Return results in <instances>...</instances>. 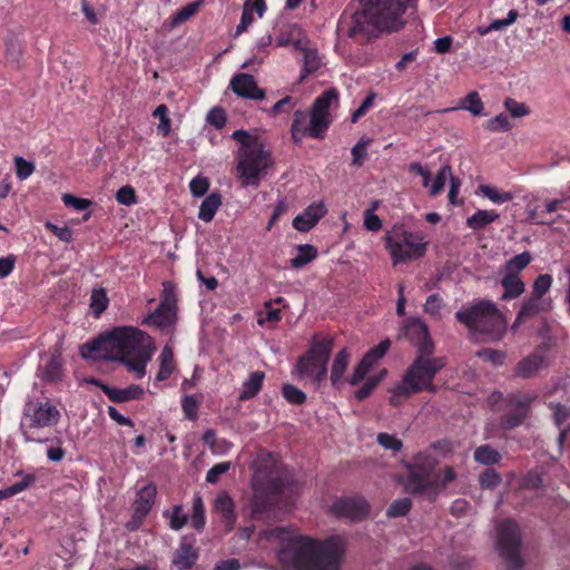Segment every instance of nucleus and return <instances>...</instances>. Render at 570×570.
Masks as SVG:
<instances>
[{"instance_id": "nucleus-1", "label": "nucleus", "mask_w": 570, "mask_h": 570, "mask_svg": "<svg viewBox=\"0 0 570 570\" xmlns=\"http://www.w3.org/2000/svg\"><path fill=\"white\" fill-rule=\"evenodd\" d=\"M259 541L279 544L277 558L284 570H340L345 553L342 537L316 541L307 537H292L286 528L263 530Z\"/></svg>"}, {"instance_id": "nucleus-2", "label": "nucleus", "mask_w": 570, "mask_h": 570, "mask_svg": "<svg viewBox=\"0 0 570 570\" xmlns=\"http://www.w3.org/2000/svg\"><path fill=\"white\" fill-rule=\"evenodd\" d=\"M411 1L358 0L360 7L341 18L338 32L362 42L382 31H396L404 24L402 16Z\"/></svg>"}, {"instance_id": "nucleus-3", "label": "nucleus", "mask_w": 570, "mask_h": 570, "mask_svg": "<svg viewBox=\"0 0 570 570\" xmlns=\"http://www.w3.org/2000/svg\"><path fill=\"white\" fill-rule=\"evenodd\" d=\"M439 448L450 451L448 442L439 441L413 458V462L407 465L409 474L404 482L405 492L433 502L456 479V472L450 465L434 472L435 466L439 464V459L434 452Z\"/></svg>"}, {"instance_id": "nucleus-4", "label": "nucleus", "mask_w": 570, "mask_h": 570, "mask_svg": "<svg viewBox=\"0 0 570 570\" xmlns=\"http://www.w3.org/2000/svg\"><path fill=\"white\" fill-rule=\"evenodd\" d=\"M151 337L132 326L116 327L110 333L81 346L83 358L126 361L132 354L153 345Z\"/></svg>"}, {"instance_id": "nucleus-5", "label": "nucleus", "mask_w": 570, "mask_h": 570, "mask_svg": "<svg viewBox=\"0 0 570 570\" xmlns=\"http://www.w3.org/2000/svg\"><path fill=\"white\" fill-rule=\"evenodd\" d=\"M232 138L240 144L236 167L238 178L244 186L258 187L271 165L269 154L264 149L258 138L246 130L234 131Z\"/></svg>"}, {"instance_id": "nucleus-6", "label": "nucleus", "mask_w": 570, "mask_h": 570, "mask_svg": "<svg viewBox=\"0 0 570 570\" xmlns=\"http://www.w3.org/2000/svg\"><path fill=\"white\" fill-rule=\"evenodd\" d=\"M434 345L425 344L416 351V357L397 383L402 394H414L423 390L434 391L433 379L445 366L442 357H434Z\"/></svg>"}, {"instance_id": "nucleus-7", "label": "nucleus", "mask_w": 570, "mask_h": 570, "mask_svg": "<svg viewBox=\"0 0 570 570\" xmlns=\"http://www.w3.org/2000/svg\"><path fill=\"white\" fill-rule=\"evenodd\" d=\"M456 320L471 331L487 335L491 341H500L507 322L497 305L491 301H480L456 312Z\"/></svg>"}, {"instance_id": "nucleus-8", "label": "nucleus", "mask_w": 570, "mask_h": 570, "mask_svg": "<svg viewBox=\"0 0 570 570\" xmlns=\"http://www.w3.org/2000/svg\"><path fill=\"white\" fill-rule=\"evenodd\" d=\"M336 100L337 91L335 89H330L317 97L311 109L309 122H307L305 111L296 110L291 127L293 139L301 141L305 136L320 138L331 122L328 110L333 101Z\"/></svg>"}, {"instance_id": "nucleus-9", "label": "nucleus", "mask_w": 570, "mask_h": 570, "mask_svg": "<svg viewBox=\"0 0 570 570\" xmlns=\"http://www.w3.org/2000/svg\"><path fill=\"white\" fill-rule=\"evenodd\" d=\"M385 240L394 265L422 257L426 248L421 235L403 226H394L386 233Z\"/></svg>"}, {"instance_id": "nucleus-10", "label": "nucleus", "mask_w": 570, "mask_h": 570, "mask_svg": "<svg viewBox=\"0 0 570 570\" xmlns=\"http://www.w3.org/2000/svg\"><path fill=\"white\" fill-rule=\"evenodd\" d=\"M334 346V338L327 337L323 341L314 337L308 352L301 356L297 370L301 376L309 377L315 384L326 379L327 363Z\"/></svg>"}, {"instance_id": "nucleus-11", "label": "nucleus", "mask_w": 570, "mask_h": 570, "mask_svg": "<svg viewBox=\"0 0 570 570\" xmlns=\"http://www.w3.org/2000/svg\"><path fill=\"white\" fill-rule=\"evenodd\" d=\"M520 546L521 535L518 524L510 519L501 521L497 525V547L510 570L523 568V560L519 553Z\"/></svg>"}, {"instance_id": "nucleus-12", "label": "nucleus", "mask_w": 570, "mask_h": 570, "mask_svg": "<svg viewBox=\"0 0 570 570\" xmlns=\"http://www.w3.org/2000/svg\"><path fill=\"white\" fill-rule=\"evenodd\" d=\"M59 411L49 402H28L23 409L20 428L27 442L37 441L33 430L53 425L58 422Z\"/></svg>"}, {"instance_id": "nucleus-13", "label": "nucleus", "mask_w": 570, "mask_h": 570, "mask_svg": "<svg viewBox=\"0 0 570 570\" xmlns=\"http://www.w3.org/2000/svg\"><path fill=\"white\" fill-rule=\"evenodd\" d=\"M537 400L534 393L515 392L504 399L501 428L511 430L519 426L528 416L532 403Z\"/></svg>"}, {"instance_id": "nucleus-14", "label": "nucleus", "mask_w": 570, "mask_h": 570, "mask_svg": "<svg viewBox=\"0 0 570 570\" xmlns=\"http://www.w3.org/2000/svg\"><path fill=\"white\" fill-rule=\"evenodd\" d=\"M287 484V481L278 476L272 478L265 484H256L252 517L256 520L268 519V515L265 517V514L271 512L273 507V502L268 497L284 492Z\"/></svg>"}, {"instance_id": "nucleus-15", "label": "nucleus", "mask_w": 570, "mask_h": 570, "mask_svg": "<svg viewBox=\"0 0 570 570\" xmlns=\"http://www.w3.org/2000/svg\"><path fill=\"white\" fill-rule=\"evenodd\" d=\"M156 494L157 488L154 483H149L139 490L134 503L132 518L126 524L128 530L134 531L140 527L142 520L146 518V515L153 508Z\"/></svg>"}, {"instance_id": "nucleus-16", "label": "nucleus", "mask_w": 570, "mask_h": 570, "mask_svg": "<svg viewBox=\"0 0 570 570\" xmlns=\"http://www.w3.org/2000/svg\"><path fill=\"white\" fill-rule=\"evenodd\" d=\"M331 510L338 518L357 521L368 513V504L362 499H340L333 503Z\"/></svg>"}, {"instance_id": "nucleus-17", "label": "nucleus", "mask_w": 570, "mask_h": 570, "mask_svg": "<svg viewBox=\"0 0 570 570\" xmlns=\"http://www.w3.org/2000/svg\"><path fill=\"white\" fill-rule=\"evenodd\" d=\"M232 90L239 97L261 100L264 99L265 92L257 87L252 75L238 73L230 80Z\"/></svg>"}, {"instance_id": "nucleus-18", "label": "nucleus", "mask_w": 570, "mask_h": 570, "mask_svg": "<svg viewBox=\"0 0 570 570\" xmlns=\"http://www.w3.org/2000/svg\"><path fill=\"white\" fill-rule=\"evenodd\" d=\"M547 358L538 353L523 357L514 368V375L521 379H530L547 367Z\"/></svg>"}, {"instance_id": "nucleus-19", "label": "nucleus", "mask_w": 570, "mask_h": 570, "mask_svg": "<svg viewBox=\"0 0 570 570\" xmlns=\"http://www.w3.org/2000/svg\"><path fill=\"white\" fill-rule=\"evenodd\" d=\"M404 335L416 345L419 351L425 344H433L429 335L428 326L420 318H411L404 325Z\"/></svg>"}, {"instance_id": "nucleus-20", "label": "nucleus", "mask_w": 570, "mask_h": 570, "mask_svg": "<svg viewBox=\"0 0 570 570\" xmlns=\"http://www.w3.org/2000/svg\"><path fill=\"white\" fill-rule=\"evenodd\" d=\"M326 210L322 204H314L307 207L293 220V227L299 232L311 230L316 223L325 215Z\"/></svg>"}, {"instance_id": "nucleus-21", "label": "nucleus", "mask_w": 570, "mask_h": 570, "mask_svg": "<svg viewBox=\"0 0 570 570\" xmlns=\"http://www.w3.org/2000/svg\"><path fill=\"white\" fill-rule=\"evenodd\" d=\"M539 336L541 338L539 350L541 351H550L554 347H558L559 344L566 341L568 337L563 328L558 326L552 327L546 321L542 323V326L539 330Z\"/></svg>"}, {"instance_id": "nucleus-22", "label": "nucleus", "mask_w": 570, "mask_h": 570, "mask_svg": "<svg viewBox=\"0 0 570 570\" xmlns=\"http://www.w3.org/2000/svg\"><path fill=\"white\" fill-rule=\"evenodd\" d=\"M40 377L49 383L59 382L63 376L61 354L56 351L40 370Z\"/></svg>"}, {"instance_id": "nucleus-23", "label": "nucleus", "mask_w": 570, "mask_h": 570, "mask_svg": "<svg viewBox=\"0 0 570 570\" xmlns=\"http://www.w3.org/2000/svg\"><path fill=\"white\" fill-rule=\"evenodd\" d=\"M198 558L197 551L188 543L181 542L173 557V564L178 570L191 568Z\"/></svg>"}, {"instance_id": "nucleus-24", "label": "nucleus", "mask_w": 570, "mask_h": 570, "mask_svg": "<svg viewBox=\"0 0 570 570\" xmlns=\"http://www.w3.org/2000/svg\"><path fill=\"white\" fill-rule=\"evenodd\" d=\"M102 391L112 402H127L131 400H139L144 394V390L139 385H130L125 389H114L104 385Z\"/></svg>"}, {"instance_id": "nucleus-25", "label": "nucleus", "mask_w": 570, "mask_h": 570, "mask_svg": "<svg viewBox=\"0 0 570 570\" xmlns=\"http://www.w3.org/2000/svg\"><path fill=\"white\" fill-rule=\"evenodd\" d=\"M155 348V344H153L132 354V356L128 357L126 361L120 362L126 364L129 371L135 372L138 377H142L145 375L146 364L151 358Z\"/></svg>"}, {"instance_id": "nucleus-26", "label": "nucleus", "mask_w": 570, "mask_h": 570, "mask_svg": "<svg viewBox=\"0 0 570 570\" xmlns=\"http://www.w3.org/2000/svg\"><path fill=\"white\" fill-rule=\"evenodd\" d=\"M175 320L176 313L174 308H167L159 305L155 312L144 318L142 324L153 325L158 328H166L170 326Z\"/></svg>"}, {"instance_id": "nucleus-27", "label": "nucleus", "mask_w": 570, "mask_h": 570, "mask_svg": "<svg viewBox=\"0 0 570 570\" xmlns=\"http://www.w3.org/2000/svg\"><path fill=\"white\" fill-rule=\"evenodd\" d=\"M294 48L303 56L304 75H302V78H304L307 73L314 72L318 69L321 62L316 49L302 43V41H295Z\"/></svg>"}, {"instance_id": "nucleus-28", "label": "nucleus", "mask_w": 570, "mask_h": 570, "mask_svg": "<svg viewBox=\"0 0 570 570\" xmlns=\"http://www.w3.org/2000/svg\"><path fill=\"white\" fill-rule=\"evenodd\" d=\"M215 510L220 514L227 528L230 529L235 523L236 515L234 512V501L227 493L223 492L217 495Z\"/></svg>"}, {"instance_id": "nucleus-29", "label": "nucleus", "mask_w": 570, "mask_h": 570, "mask_svg": "<svg viewBox=\"0 0 570 570\" xmlns=\"http://www.w3.org/2000/svg\"><path fill=\"white\" fill-rule=\"evenodd\" d=\"M501 285L504 288L502 299H513L523 294L525 286L524 283L515 275L503 274Z\"/></svg>"}, {"instance_id": "nucleus-30", "label": "nucleus", "mask_w": 570, "mask_h": 570, "mask_svg": "<svg viewBox=\"0 0 570 570\" xmlns=\"http://www.w3.org/2000/svg\"><path fill=\"white\" fill-rule=\"evenodd\" d=\"M541 309V299L530 295L527 299L523 301L521 308L517 315V318L511 327L512 331H515L517 326L522 323L524 320L530 318L537 315Z\"/></svg>"}, {"instance_id": "nucleus-31", "label": "nucleus", "mask_w": 570, "mask_h": 570, "mask_svg": "<svg viewBox=\"0 0 570 570\" xmlns=\"http://www.w3.org/2000/svg\"><path fill=\"white\" fill-rule=\"evenodd\" d=\"M220 205L222 196L218 193H212L203 200L199 208L198 217L203 222H212Z\"/></svg>"}, {"instance_id": "nucleus-32", "label": "nucleus", "mask_w": 570, "mask_h": 570, "mask_svg": "<svg viewBox=\"0 0 570 570\" xmlns=\"http://www.w3.org/2000/svg\"><path fill=\"white\" fill-rule=\"evenodd\" d=\"M499 218V214L494 210L479 209L472 216L468 217L466 225L473 230L482 229Z\"/></svg>"}, {"instance_id": "nucleus-33", "label": "nucleus", "mask_w": 570, "mask_h": 570, "mask_svg": "<svg viewBox=\"0 0 570 570\" xmlns=\"http://www.w3.org/2000/svg\"><path fill=\"white\" fill-rule=\"evenodd\" d=\"M265 374L262 371L253 372L248 380L243 383L240 400H248L254 397L262 389Z\"/></svg>"}, {"instance_id": "nucleus-34", "label": "nucleus", "mask_w": 570, "mask_h": 570, "mask_svg": "<svg viewBox=\"0 0 570 570\" xmlns=\"http://www.w3.org/2000/svg\"><path fill=\"white\" fill-rule=\"evenodd\" d=\"M348 361L350 353L346 348H343L335 355L331 368V381L334 386H337L341 383L343 373L347 367Z\"/></svg>"}, {"instance_id": "nucleus-35", "label": "nucleus", "mask_w": 570, "mask_h": 570, "mask_svg": "<svg viewBox=\"0 0 570 570\" xmlns=\"http://www.w3.org/2000/svg\"><path fill=\"white\" fill-rule=\"evenodd\" d=\"M532 261V256L529 252H523L513 256L502 267V273L507 275H515L523 271Z\"/></svg>"}, {"instance_id": "nucleus-36", "label": "nucleus", "mask_w": 570, "mask_h": 570, "mask_svg": "<svg viewBox=\"0 0 570 570\" xmlns=\"http://www.w3.org/2000/svg\"><path fill=\"white\" fill-rule=\"evenodd\" d=\"M159 371L157 374L158 381H165L167 380L170 374L174 372L175 364H174V353L171 347L165 346L159 355Z\"/></svg>"}, {"instance_id": "nucleus-37", "label": "nucleus", "mask_w": 570, "mask_h": 570, "mask_svg": "<svg viewBox=\"0 0 570 570\" xmlns=\"http://www.w3.org/2000/svg\"><path fill=\"white\" fill-rule=\"evenodd\" d=\"M298 254L293 257L289 262L293 268H302L306 264L311 263L317 256V250L313 245H299L297 247Z\"/></svg>"}, {"instance_id": "nucleus-38", "label": "nucleus", "mask_w": 570, "mask_h": 570, "mask_svg": "<svg viewBox=\"0 0 570 570\" xmlns=\"http://www.w3.org/2000/svg\"><path fill=\"white\" fill-rule=\"evenodd\" d=\"M473 458L481 464L491 465L498 463L501 455L497 450L485 444L475 449Z\"/></svg>"}, {"instance_id": "nucleus-39", "label": "nucleus", "mask_w": 570, "mask_h": 570, "mask_svg": "<svg viewBox=\"0 0 570 570\" xmlns=\"http://www.w3.org/2000/svg\"><path fill=\"white\" fill-rule=\"evenodd\" d=\"M164 515L169 520V527L178 531L187 523L188 515L184 512L181 505H175L171 511H166Z\"/></svg>"}, {"instance_id": "nucleus-40", "label": "nucleus", "mask_w": 570, "mask_h": 570, "mask_svg": "<svg viewBox=\"0 0 570 570\" xmlns=\"http://www.w3.org/2000/svg\"><path fill=\"white\" fill-rule=\"evenodd\" d=\"M203 400V395H185L181 400V409L185 416L191 421L198 416V407Z\"/></svg>"}, {"instance_id": "nucleus-41", "label": "nucleus", "mask_w": 570, "mask_h": 570, "mask_svg": "<svg viewBox=\"0 0 570 570\" xmlns=\"http://www.w3.org/2000/svg\"><path fill=\"white\" fill-rule=\"evenodd\" d=\"M460 107L470 111L473 116H480L483 111V102L476 91H472L463 98Z\"/></svg>"}, {"instance_id": "nucleus-42", "label": "nucleus", "mask_w": 570, "mask_h": 570, "mask_svg": "<svg viewBox=\"0 0 570 570\" xmlns=\"http://www.w3.org/2000/svg\"><path fill=\"white\" fill-rule=\"evenodd\" d=\"M549 409L551 410L553 421L558 426L570 421V404L567 405L551 402L549 403Z\"/></svg>"}, {"instance_id": "nucleus-43", "label": "nucleus", "mask_w": 570, "mask_h": 570, "mask_svg": "<svg viewBox=\"0 0 570 570\" xmlns=\"http://www.w3.org/2000/svg\"><path fill=\"white\" fill-rule=\"evenodd\" d=\"M374 362L365 354L364 357L361 360V362L355 367L351 379L350 383L352 385H357L368 373L371 367L373 366Z\"/></svg>"}, {"instance_id": "nucleus-44", "label": "nucleus", "mask_w": 570, "mask_h": 570, "mask_svg": "<svg viewBox=\"0 0 570 570\" xmlns=\"http://www.w3.org/2000/svg\"><path fill=\"white\" fill-rule=\"evenodd\" d=\"M479 189L483 196H485L493 203L501 204L510 202L512 199V195L510 193H501L495 187L490 185H481Z\"/></svg>"}, {"instance_id": "nucleus-45", "label": "nucleus", "mask_w": 570, "mask_h": 570, "mask_svg": "<svg viewBox=\"0 0 570 570\" xmlns=\"http://www.w3.org/2000/svg\"><path fill=\"white\" fill-rule=\"evenodd\" d=\"M517 17L518 12L515 10H510L508 13V18L494 20L485 28L480 27L478 31L480 35H487L490 31L503 29L512 24L515 21Z\"/></svg>"}, {"instance_id": "nucleus-46", "label": "nucleus", "mask_w": 570, "mask_h": 570, "mask_svg": "<svg viewBox=\"0 0 570 570\" xmlns=\"http://www.w3.org/2000/svg\"><path fill=\"white\" fill-rule=\"evenodd\" d=\"M204 503L199 495L194 498L193 502V514H191V524L195 529L200 530L203 529L205 524V517H204Z\"/></svg>"}, {"instance_id": "nucleus-47", "label": "nucleus", "mask_w": 570, "mask_h": 570, "mask_svg": "<svg viewBox=\"0 0 570 570\" xmlns=\"http://www.w3.org/2000/svg\"><path fill=\"white\" fill-rule=\"evenodd\" d=\"M451 176H453L451 167L449 165L442 166L431 185L430 194L436 196L444 188L446 178H451Z\"/></svg>"}, {"instance_id": "nucleus-48", "label": "nucleus", "mask_w": 570, "mask_h": 570, "mask_svg": "<svg viewBox=\"0 0 570 570\" xmlns=\"http://www.w3.org/2000/svg\"><path fill=\"white\" fill-rule=\"evenodd\" d=\"M412 507V501L409 498L395 500L387 509L386 514L391 518L405 515Z\"/></svg>"}, {"instance_id": "nucleus-49", "label": "nucleus", "mask_w": 570, "mask_h": 570, "mask_svg": "<svg viewBox=\"0 0 570 570\" xmlns=\"http://www.w3.org/2000/svg\"><path fill=\"white\" fill-rule=\"evenodd\" d=\"M13 160H14L17 177L20 180H26L33 174V171H35L33 163L26 160L21 156H16Z\"/></svg>"}, {"instance_id": "nucleus-50", "label": "nucleus", "mask_w": 570, "mask_h": 570, "mask_svg": "<svg viewBox=\"0 0 570 570\" xmlns=\"http://www.w3.org/2000/svg\"><path fill=\"white\" fill-rule=\"evenodd\" d=\"M552 284V278L549 274L539 275L533 284L532 296L542 298V296L549 292Z\"/></svg>"}, {"instance_id": "nucleus-51", "label": "nucleus", "mask_w": 570, "mask_h": 570, "mask_svg": "<svg viewBox=\"0 0 570 570\" xmlns=\"http://www.w3.org/2000/svg\"><path fill=\"white\" fill-rule=\"evenodd\" d=\"M159 305L163 307L176 309V294L174 283L165 282L163 284L161 302Z\"/></svg>"}, {"instance_id": "nucleus-52", "label": "nucleus", "mask_w": 570, "mask_h": 570, "mask_svg": "<svg viewBox=\"0 0 570 570\" xmlns=\"http://www.w3.org/2000/svg\"><path fill=\"white\" fill-rule=\"evenodd\" d=\"M199 6H200V2H191V3H188L187 6H185L184 8H181L173 17V24L178 26V24L185 22L186 20H188L190 17H193L198 11Z\"/></svg>"}, {"instance_id": "nucleus-53", "label": "nucleus", "mask_w": 570, "mask_h": 570, "mask_svg": "<svg viewBox=\"0 0 570 570\" xmlns=\"http://www.w3.org/2000/svg\"><path fill=\"white\" fill-rule=\"evenodd\" d=\"M283 396L293 404H302L306 400L305 393L292 384L283 385Z\"/></svg>"}, {"instance_id": "nucleus-54", "label": "nucleus", "mask_w": 570, "mask_h": 570, "mask_svg": "<svg viewBox=\"0 0 570 570\" xmlns=\"http://www.w3.org/2000/svg\"><path fill=\"white\" fill-rule=\"evenodd\" d=\"M376 440L385 450H391L393 452L401 451L403 445L400 439L389 433H379Z\"/></svg>"}, {"instance_id": "nucleus-55", "label": "nucleus", "mask_w": 570, "mask_h": 570, "mask_svg": "<svg viewBox=\"0 0 570 570\" xmlns=\"http://www.w3.org/2000/svg\"><path fill=\"white\" fill-rule=\"evenodd\" d=\"M167 112L168 109L165 105H159L154 111V116L158 117L160 120L158 131L161 132L164 137L168 136L170 131V119L167 117Z\"/></svg>"}, {"instance_id": "nucleus-56", "label": "nucleus", "mask_w": 570, "mask_h": 570, "mask_svg": "<svg viewBox=\"0 0 570 570\" xmlns=\"http://www.w3.org/2000/svg\"><path fill=\"white\" fill-rule=\"evenodd\" d=\"M6 56L12 63H19L22 58V47L16 39H10L6 43Z\"/></svg>"}, {"instance_id": "nucleus-57", "label": "nucleus", "mask_w": 570, "mask_h": 570, "mask_svg": "<svg viewBox=\"0 0 570 570\" xmlns=\"http://www.w3.org/2000/svg\"><path fill=\"white\" fill-rule=\"evenodd\" d=\"M372 139L362 137L358 142L352 148L353 164L362 165L366 155V147L371 144Z\"/></svg>"}, {"instance_id": "nucleus-58", "label": "nucleus", "mask_w": 570, "mask_h": 570, "mask_svg": "<svg viewBox=\"0 0 570 570\" xmlns=\"http://www.w3.org/2000/svg\"><path fill=\"white\" fill-rule=\"evenodd\" d=\"M116 199L119 204L126 206H130L137 203L135 189L129 185L122 186L118 189Z\"/></svg>"}, {"instance_id": "nucleus-59", "label": "nucleus", "mask_w": 570, "mask_h": 570, "mask_svg": "<svg viewBox=\"0 0 570 570\" xmlns=\"http://www.w3.org/2000/svg\"><path fill=\"white\" fill-rule=\"evenodd\" d=\"M511 128V122L509 121V118L500 114L495 116L494 118L490 119L487 124V129L490 131H508Z\"/></svg>"}, {"instance_id": "nucleus-60", "label": "nucleus", "mask_w": 570, "mask_h": 570, "mask_svg": "<svg viewBox=\"0 0 570 570\" xmlns=\"http://www.w3.org/2000/svg\"><path fill=\"white\" fill-rule=\"evenodd\" d=\"M476 355L481 358H484L485 361L493 363L494 365H501L505 360L504 352L492 348H483L481 351H478Z\"/></svg>"}, {"instance_id": "nucleus-61", "label": "nucleus", "mask_w": 570, "mask_h": 570, "mask_svg": "<svg viewBox=\"0 0 570 570\" xmlns=\"http://www.w3.org/2000/svg\"><path fill=\"white\" fill-rule=\"evenodd\" d=\"M500 482L501 476L493 469H488L480 475V484L484 489L495 488Z\"/></svg>"}, {"instance_id": "nucleus-62", "label": "nucleus", "mask_w": 570, "mask_h": 570, "mask_svg": "<svg viewBox=\"0 0 570 570\" xmlns=\"http://www.w3.org/2000/svg\"><path fill=\"white\" fill-rule=\"evenodd\" d=\"M107 296L104 289H94L91 293V307L99 315L107 307Z\"/></svg>"}, {"instance_id": "nucleus-63", "label": "nucleus", "mask_w": 570, "mask_h": 570, "mask_svg": "<svg viewBox=\"0 0 570 570\" xmlns=\"http://www.w3.org/2000/svg\"><path fill=\"white\" fill-rule=\"evenodd\" d=\"M380 380V376H371L366 379L363 385L355 391V397L360 401L365 400L379 384Z\"/></svg>"}, {"instance_id": "nucleus-64", "label": "nucleus", "mask_w": 570, "mask_h": 570, "mask_svg": "<svg viewBox=\"0 0 570 570\" xmlns=\"http://www.w3.org/2000/svg\"><path fill=\"white\" fill-rule=\"evenodd\" d=\"M208 187H209L208 179L206 177H200V176L195 177L189 184L190 193L195 197L204 196L206 194V191L208 190Z\"/></svg>"}]
</instances>
